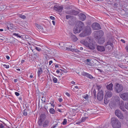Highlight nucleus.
<instances>
[{"label":"nucleus","instance_id":"47","mask_svg":"<svg viewBox=\"0 0 128 128\" xmlns=\"http://www.w3.org/2000/svg\"><path fill=\"white\" fill-rule=\"evenodd\" d=\"M58 100L60 102H61L62 101V100L61 98H60L58 99Z\"/></svg>","mask_w":128,"mask_h":128},{"label":"nucleus","instance_id":"12","mask_svg":"<svg viewBox=\"0 0 128 128\" xmlns=\"http://www.w3.org/2000/svg\"><path fill=\"white\" fill-rule=\"evenodd\" d=\"M54 9L59 12L62 11L63 9V7L62 6H60L58 5H56L54 7Z\"/></svg>","mask_w":128,"mask_h":128},{"label":"nucleus","instance_id":"51","mask_svg":"<svg viewBox=\"0 0 128 128\" xmlns=\"http://www.w3.org/2000/svg\"><path fill=\"white\" fill-rule=\"evenodd\" d=\"M6 57L8 60H9L10 59V57L8 56H6Z\"/></svg>","mask_w":128,"mask_h":128},{"label":"nucleus","instance_id":"8","mask_svg":"<svg viewBox=\"0 0 128 128\" xmlns=\"http://www.w3.org/2000/svg\"><path fill=\"white\" fill-rule=\"evenodd\" d=\"M96 38L98 39L99 38H100L102 36L104 35L103 32L101 30L97 31L96 32Z\"/></svg>","mask_w":128,"mask_h":128},{"label":"nucleus","instance_id":"25","mask_svg":"<svg viewBox=\"0 0 128 128\" xmlns=\"http://www.w3.org/2000/svg\"><path fill=\"white\" fill-rule=\"evenodd\" d=\"M90 60L89 59H87L85 61V62L88 65H90L91 64V63L90 62Z\"/></svg>","mask_w":128,"mask_h":128},{"label":"nucleus","instance_id":"33","mask_svg":"<svg viewBox=\"0 0 128 128\" xmlns=\"http://www.w3.org/2000/svg\"><path fill=\"white\" fill-rule=\"evenodd\" d=\"M67 122L66 120V119H64V120L63 122H62V124L63 125H65L66 124Z\"/></svg>","mask_w":128,"mask_h":128},{"label":"nucleus","instance_id":"31","mask_svg":"<svg viewBox=\"0 0 128 128\" xmlns=\"http://www.w3.org/2000/svg\"><path fill=\"white\" fill-rule=\"evenodd\" d=\"M88 118L87 117H83L81 119V121L82 122H84L87 118Z\"/></svg>","mask_w":128,"mask_h":128},{"label":"nucleus","instance_id":"16","mask_svg":"<svg viewBox=\"0 0 128 128\" xmlns=\"http://www.w3.org/2000/svg\"><path fill=\"white\" fill-rule=\"evenodd\" d=\"M112 96V94L110 91H108L105 95V97L106 98H110Z\"/></svg>","mask_w":128,"mask_h":128},{"label":"nucleus","instance_id":"38","mask_svg":"<svg viewBox=\"0 0 128 128\" xmlns=\"http://www.w3.org/2000/svg\"><path fill=\"white\" fill-rule=\"evenodd\" d=\"M87 77L90 79L92 78H93L91 74H88Z\"/></svg>","mask_w":128,"mask_h":128},{"label":"nucleus","instance_id":"28","mask_svg":"<svg viewBox=\"0 0 128 128\" xmlns=\"http://www.w3.org/2000/svg\"><path fill=\"white\" fill-rule=\"evenodd\" d=\"M88 74L84 72H82L81 74L82 75L87 77Z\"/></svg>","mask_w":128,"mask_h":128},{"label":"nucleus","instance_id":"50","mask_svg":"<svg viewBox=\"0 0 128 128\" xmlns=\"http://www.w3.org/2000/svg\"><path fill=\"white\" fill-rule=\"evenodd\" d=\"M50 19L52 20H54L55 19V18L54 17L52 16H50Z\"/></svg>","mask_w":128,"mask_h":128},{"label":"nucleus","instance_id":"5","mask_svg":"<svg viewBox=\"0 0 128 128\" xmlns=\"http://www.w3.org/2000/svg\"><path fill=\"white\" fill-rule=\"evenodd\" d=\"M46 118V116L44 114H41L38 121V125L41 126L42 125L43 122L44 120Z\"/></svg>","mask_w":128,"mask_h":128},{"label":"nucleus","instance_id":"62","mask_svg":"<svg viewBox=\"0 0 128 128\" xmlns=\"http://www.w3.org/2000/svg\"><path fill=\"white\" fill-rule=\"evenodd\" d=\"M55 68H57L58 67V66L57 64H56L55 65Z\"/></svg>","mask_w":128,"mask_h":128},{"label":"nucleus","instance_id":"3","mask_svg":"<svg viewBox=\"0 0 128 128\" xmlns=\"http://www.w3.org/2000/svg\"><path fill=\"white\" fill-rule=\"evenodd\" d=\"M111 124L114 128H120L121 126L120 122L115 118H112L111 119Z\"/></svg>","mask_w":128,"mask_h":128},{"label":"nucleus","instance_id":"4","mask_svg":"<svg viewBox=\"0 0 128 128\" xmlns=\"http://www.w3.org/2000/svg\"><path fill=\"white\" fill-rule=\"evenodd\" d=\"M91 32V29L89 26H87L86 30L80 34L79 36L81 37H84L90 34Z\"/></svg>","mask_w":128,"mask_h":128},{"label":"nucleus","instance_id":"60","mask_svg":"<svg viewBox=\"0 0 128 128\" xmlns=\"http://www.w3.org/2000/svg\"><path fill=\"white\" fill-rule=\"evenodd\" d=\"M25 62V60H22L21 61V64H23V63Z\"/></svg>","mask_w":128,"mask_h":128},{"label":"nucleus","instance_id":"14","mask_svg":"<svg viewBox=\"0 0 128 128\" xmlns=\"http://www.w3.org/2000/svg\"><path fill=\"white\" fill-rule=\"evenodd\" d=\"M50 121L48 120H46L43 123L41 126H42L43 128H46L49 125Z\"/></svg>","mask_w":128,"mask_h":128},{"label":"nucleus","instance_id":"24","mask_svg":"<svg viewBox=\"0 0 128 128\" xmlns=\"http://www.w3.org/2000/svg\"><path fill=\"white\" fill-rule=\"evenodd\" d=\"M50 113L52 114H54L55 113V110L53 108H51L49 110Z\"/></svg>","mask_w":128,"mask_h":128},{"label":"nucleus","instance_id":"34","mask_svg":"<svg viewBox=\"0 0 128 128\" xmlns=\"http://www.w3.org/2000/svg\"><path fill=\"white\" fill-rule=\"evenodd\" d=\"M13 35L19 38H21V36L20 35H19L18 34L14 33L13 34Z\"/></svg>","mask_w":128,"mask_h":128},{"label":"nucleus","instance_id":"22","mask_svg":"<svg viewBox=\"0 0 128 128\" xmlns=\"http://www.w3.org/2000/svg\"><path fill=\"white\" fill-rule=\"evenodd\" d=\"M124 103L122 102L120 105V108L123 111H125V110L124 107Z\"/></svg>","mask_w":128,"mask_h":128},{"label":"nucleus","instance_id":"56","mask_svg":"<svg viewBox=\"0 0 128 128\" xmlns=\"http://www.w3.org/2000/svg\"><path fill=\"white\" fill-rule=\"evenodd\" d=\"M121 41L123 43H125V41L123 39H121Z\"/></svg>","mask_w":128,"mask_h":128},{"label":"nucleus","instance_id":"7","mask_svg":"<svg viewBox=\"0 0 128 128\" xmlns=\"http://www.w3.org/2000/svg\"><path fill=\"white\" fill-rule=\"evenodd\" d=\"M99 88V91L98 93L97 98V99L99 101H101L103 99L104 94L103 91L102 90H99L100 88V86H98Z\"/></svg>","mask_w":128,"mask_h":128},{"label":"nucleus","instance_id":"53","mask_svg":"<svg viewBox=\"0 0 128 128\" xmlns=\"http://www.w3.org/2000/svg\"><path fill=\"white\" fill-rule=\"evenodd\" d=\"M4 38H3L2 36H0V39L2 40H4Z\"/></svg>","mask_w":128,"mask_h":128},{"label":"nucleus","instance_id":"57","mask_svg":"<svg viewBox=\"0 0 128 128\" xmlns=\"http://www.w3.org/2000/svg\"><path fill=\"white\" fill-rule=\"evenodd\" d=\"M71 83L72 84H75V82L74 81L71 82Z\"/></svg>","mask_w":128,"mask_h":128},{"label":"nucleus","instance_id":"30","mask_svg":"<svg viewBox=\"0 0 128 128\" xmlns=\"http://www.w3.org/2000/svg\"><path fill=\"white\" fill-rule=\"evenodd\" d=\"M53 82L54 83H56L58 81V80L56 78L54 77H53Z\"/></svg>","mask_w":128,"mask_h":128},{"label":"nucleus","instance_id":"63","mask_svg":"<svg viewBox=\"0 0 128 128\" xmlns=\"http://www.w3.org/2000/svg\"><path fill=\"white\" fill-rule=\"evenodd\" d=\"M80 49L81 50H82L83 49V48L82 47H81L80 48Z\"/></svg>","mask_w":128,"mask_h":128},{"label":"nucleus","instance_id":"45","mask_svg":"<svg viewBox=\"0 0 128 128\" xmlns=\"http://www.w3.org/2000/svg\"><path fill=\"white\" fill-rule=\"evenodd\" d=\"M54 102H50L49 104H51V105L53 107V108H54V105L53 104Z\"/></svg>","mask_w":128,"mask_h":128},{"label":"nucleus","instance_id":"52","mask_svg":"<svg viewBox=\"0 0 128 128\" xmlns=\"http://www.w3.org/2000/svg\"><path fill=\"white\" fill-rule=\"evenodd\" d=\"M52 63V60H50L49 62V65H50Z\"/></svg>","mask_w":128,"mask_h":128},{"label":"nucleus","instance_id":"42","mask_svg":"<svg viewBox=\"0 0 128 128\" xmlns=\"http://www.w3.org/2000/svg\"><path fill=\"white\" fill-rule=\"evenodd\" d=\"M71 16L70 15H66V18L67 19H68L70 18H71Z\"/></svg>","mask_w":128,"mask_h":128},{"label":"nucleus","instance_id":"27","mask_svg":"<svg viewBox=\"0 0 128 128\" xmlns=\"http://www.w3.org/2000/svg\"><path fill=\"white\" fill-rule=\"evenodd\" d=\"M109 102V100H108L105 97L104 100V103L106 104H107Z\"/></svg>","mask_w":128,"mask_h":128},{"label":"nucleus","instance_id":"35","mask_svg":"<svg viewBox=\"0 0 128 128\" xmlns=\"http://www.w3.org/2000/svg\"><path fill=\"white\" fill-rule=\"evenodd\" d=\"M35 49L36 50H37V51H41V48L39 47H37L36 46H35Z\"/></svg>","mask_w":128,"mask_h":128},{"label":"nucleus","instance_id":"48","mask_svg":"<svg viewBox=\"0 0 128 128\" xmlns=\"http://www.w3.org/2000/svg\"><path fill=\"white\" fill-rule=\"evenodd\" d=\"M0 128H4V126L2 124L0 123Z\"/></svg>","mask_w":128,"mask_h":128},{"label":"nucleus","instance_id":"58","mask_svg":"<svg viewBox=\"0 0 128 128\" xmlns=\"http://www.w3.org/2000/svg\"><path fill=\"white\" fill-rule=\"evenodd\" d=\"M14 82H17V81H18V80L17 79H14Z\"/></svg>","mask_w":128,"mask_h":128},{"label":"nucleus","instance_id":"26","mask_svg":"<svg viewBox=\"0 0 128 128\" xmlns=\"http://www.w3.org/2000/svg\"><path fill=\"white\" fill-rule=\"evenodd\" d=\"M108 45H109L112 48L113 47V44L110 41H108L107 43L106 44V46Z\"/></svg>","mask_w":128,"mask_h":128},{"label":"nucleus","instance_id":"36","mask_svg":"<svg viewBox=\"0 0 128 128\" xmlns=\"http://www.w3.org/2000/svg\"><path fill=\"white\" fill-rule=\"evenodd\" d=\"M76 88L77 89H78L79 88L78 87V86H74V88H73V90L74 92H75L76 91V90L75 89V88Z\"/></svg>","mask_w":128,"mask_h":128},{"label":"nucleus","instance_id":"9","mask_svg":"<svg viewBox=\"0 0 128 128\" xmlns=\"http://www.w3.org/2000/svg\"><path fill=\"white\" fill-rule=\"evenodd\" d=\"M115 113L117 117L121 119H123L124 118L122 114L118 110H115Z\"/></svg>","mask_w":128,"mask_h":128},{"label":"nucleus","instance_id":"37","mask_svg":"<svg viewBox=\"0 0 128 128\" xmlns=\"http://www.w3.org/2000/svg\"><path fill=\"white\" fill-rule=\"evenodd\" d=\"M83 98L86 99L87 100L88 98V96L86 94L83 96Z\"/></svg>","mask_w":128,"mask_h":128},{"label":"nucleus","instance_id":"46","mask_svg":"<svg viewBox=\"0 0 128 128\" xmlns=\"http://www.w3.org/2000/svg\"><path fill=\"white\" fill-rule=\"evenodd\" d=\"M15 95L17 96H18L20 95V94L17 92H15Z\"/></svg>","mask_w":128,"mask_h":128},{"label":"nucleus","instance_id":"29","mask_svg":"<svg viewBox=\"0 0 128 128\" xmlns=\"http://www.w3.org/2000/svg\"><path fill=\"white\" fill-rule=\"evenodd\" d=\"M22 114L24 116H26L27 115V110H23L22 112Z\"/></svg>","mask_w":128,"mask_h":128},{"label":"nucleus","instance_id":"2","mask_svg":"<svg viewBox=\"0 0 128 128\" xmlns=\"http://www.w3.org/2000/svg\"><path fill=\"white\" fill-rule=\"evenodd\" d=\"M76 26L73 29V31L75 34L79 33L82 30L84 26V24L80 21L77 22Z\"/></svg>","mask_w":128,"mask_h":128},{"label":"nucleus","instance_id":"41","mask_svg":"<svg viewBox=\"0 0 128 128\" xmlns=\"http://www.w3.org/2000/svg\"><path fill=\"white\" fill-rule=\"evenodd\" d=\"M57 126L58 124H55L51 127V128H55Z\"/></svg>","mask_w":128,"mask_h":128},{"label":"nucleus","instance_id":"15","mask_svg":"<svg viewBox=\"0 0 128 128\" xmlns=\"http://www.w3.org/2000/svg\"><path fill=\"white\" fill-rule=\"evenodd\" d=\"M97 48L98 50L100 52H104L105 50L104 47L102 46H98L97 47Z\"/></svg>","mask_w":128,"mask_h":128},{"label":"nucleus","instance_id":"10","mask_svg":"<svg viewBox=\"0 0 128 128\" xmlns=\"http://www.w3.org/2000/svg\"><path fill=\"white\" fill-rule=\"evenodd\" d=\"M120 98L124 100H128V92H125L120 94Z\"/></svg>","mask_w":128,"mask_h":128},{"label":"nucleus","instance_id":"61","mask_svg":"<svg viewBox=\"0 0 128 128\" xmlns=\"http://www.w3.org/2000/svg\"><path fill=\"white\" fill-rule=\"evenodd\" d=\"M52 24H53V25H54L55 24V23L54 21L53 20L52 21Z\"/></svg>","mask_w":128,"mask_h":128},{"label":"nucleus","instance_id":"54","mask_svg":"<svg viewBox=\"0 0 128 128\" xmlns=\"http://www.w3.org/2000/svg\"><path fill=\"white\" fill-rule=\"evenodd\" d=\"M66 94L68 96H70V94L68 92H66Z\"/></svg>","mask_w":128,"mask_h":128},{"label":"nucleus","instance_id":"43","mask_svg":"<svg viewBox=\"0 0 128 128\" xmlns=\"http://www.w3.org/2000/svg\"><path fill=\"white\" fill-rule=\"evenodd\" d=\"M74 41L75 42L76 41L78 40V38L75 36H74Z\"/></svg>","mask_w":128,"mask_h":128},{"label":"nucleus","instance_id":"32","mask_svg":"<svg viewBox=\"0 0 128 128\" xmlns=\"http://www.w3.org/2000/svg\"><path fill=\"white\" fill-rule=\"evenodd\" d=\"M19 16L20 18L23 19H25L26 18V16H25L22 14H20Z\"/></svg>","mask_w":128,"mask_h":128},{"label":"nucleus","instance_id":"17","mask_svg":"<svg viewBox=\"0 0 128 128\" xmlns=\"http://www.w3.org/2000/svg\"><path fill=\"white\" fill-rule=\"evenodd\" d=\"M98 39V42L100 44H102L105 41V39L104 38L101 37L99 38Z\"/></svg>","mask_w":128,"mask_h":128},{"label":"nucleus","instance_id":"21","mask_svg":"<svg viewBox=\"0 0 128 128\" xmlns=\"http://www.w3.org/2000/svg\"><path fill=\"white\" fill-rule=\"evenodd\" d=\"M113 84L111 83L110 84L107 85L106 86V88L108 90H112Z\"/></svg>","mask_w":128,"mask_h":128},{"label":"nucleus","instance_id":"55","mask_svg":"<svg viewBox=\"0 0 128 128\" xmlns=\"http://www.w3.org/2000/svg\"><path fill=\"white\" fill-rule=\"evenodd\" d=\"M57 110L59 112H62V111L61 110H60L59 109H58Z\"/></svg>","mask_w":128,"mask_h":128},{"label":"nucleus","instance_id":"11","mask_svg":"<svg viewBox=\"0 0 128 128\" xmlns=\"http://www.w3.org/2000/svg\"><path fill=\"white\" fill-rule=\"evenodd\" d=\"M92 26L94 30H97L100 29V26L98 23H94L92 24Z\"/></svg>","mask_w":128,"mask_h":128},{"label":"nucleus","instance_id":"1","mask_svg":"<svg viewBox=\"0 0 128 128\" xmlns=\"http://www.w3.org/2000/svg\"><path fill=\"white\" fill-rule=\"evenodd\" d=\"M92 40L89 38H87L85 40H82L80 41L81 43L84 44L86 47L89 48L94 50L95 48L94 45L91 43Z\"/></svg>","mask_w":128,"mask_h":128},{"label":"nucleus","instance_id":"18","mask_svg":"<svg viewBox=\"0 0 128 128\" xmlns=\"http://www.w3.org/2000/svg\"><path fill=\"white\" fill-rule=\"evenodd\" d=\"M72 46H71L70 47L69 46V48H66V50H70L72 51H74L76 52H79V50H78L75 49H74L73 48H71Z\"/></svg>","mask_w":128,"mask_h":128},{"label":"nucleus","instance_id":"40","mask_svg":"<svg viewBox=\"0 0 128 128\" xmlns=\"http://www.w3.org/2000/svg\"><path fill=\"white\" fill-rule=\"evenodd\" d=\"M60 70L62 72L65 73H66L68 72L66 70H64L62 69H60Z\"/></svg>","mask_w":128,"mask_h":128},{"label":"nucleus","instance_id":"19","mask_svg":"<svg viewBox=\"0 0 128 128\" xmlns=\"http://www.w3.org/2000/svg\"><path fill=\"white\" fill-rule=\"evenodd\" d=\"M80 19L82 20H84L86 18V17L85 15L83 14H80L79 15Z\"/></svg>","mask_w":128,"mask_h":128},{"label":"nucleus","instance_id":"44","mask_svg":"<svg viewBox=\"0 0 128 128\" xmlns=\"http://www.w3.org/2000/svg\"><path fill=\"white\" fill-rule=\"evenodd\" d=\"M4 66V67L5 68H8L9 67V66L8 65H7L5 64H4L3 65Z\"/></svg>","mask_w":128,"mask_h":128},{"label":"nucleus","instance_id":"13","mask_svg":"<svg viewBox=\"0 0 128 128\" xmlns=\"http://www.w3.org/2000/svg\"><path fill=\"white\" fill-rule=\"evenodd\" d=\"M13 28V25L12 24H8L7 26L5 28V30L6 31L10 29L12 30Z\"/></svg>","mask_w":128,"mask_h":128},{"label":"nucleus","instance_id":"20","mask_svg":"<svg viewBox=\"0 0 128 128\" xmlns=\"http://www.w3.org/2000/svg\"><path fill=\"white\" fill-rule=\"evenodd\" d=\"M42 68H40L38 69L37 74L38 77H40V75L42 74Z\"/></svg>","mask_w":128,"mask_h":128},{"label":"nucleus","instance_id":"49","mask_svg":"<svg viewBox=\"0 0 128 128\" xmlns=\"http://www.w3.org/2000/svg\"><path fill=\"white\" fill-rule=\"evenodd\" d=\"M125 49L126 50V51L128 52V44L126 47Z\"/></svg>","mask_w":128,"mask_h":128},{"label":"nucleus","instance_id":"39","mask_svg":"<svg viewBox=\"0 0 128 128\" xmlns=\"http://www.w3.org/2000/svg\"><path fill=\"white\" fill-rule=\"evenodd\" d=\"M124 106L128 110V103H126L125 104Z\"/></svg>","mask_w":128,"mask_h":128},{"label":"nucleus","instance_id":"23","mask_svg":"<svg viewBox=\"0 0 128 128\" xmlns=\"http://www.w3.org/2000/svg\"><path fill=\"white\" fill-rule=\"evenodd\" d=\"M35 25L36 26L38 29H41V30H42L43 29V27L42 26L36 23H35Z\"/></svg>","mask_w":128,"mask_h":128},{"label":"nucleus","instance_id":"6","mask_svg":"<svg viewBox=\"0 0 128 128\" xmlns=\"http://www.w3.org/2000/svg\"><path fill=\"white\" fill-rule=\"evenodd\" d=\"M115 84L114 88L115 91L118 93L121 92L123 89L122 85L118 83H116Z\"/></svg>","mask_w":128,"mask_h":128},{"label":"nucleus","instance_id":"64","mask_svg":"<svg viewBox=\"0 0 128 128\" xmlns=\"http://www.w3.org/2000/svg\"><path fill=\"white\" fill-rule=\"evenodd\" d=\"M33 77V75H32V74H31L30 76V77L31 78H32Z\"/></svg>","mask_w":128,"mask_h":128},{"label":"nucleus","instance_id":"59","mask_svg":"<svg viewBox=\"0 0 128 128\" xmlns=\"http://www.w3.org/2000/svg\"><path fill=\"white\" fill-rule=\"evenodd\" d=\"M60 72V70H57L56 71V72L58 74Z\"/></svg>","mask_w":128,"mask_h":128}]
</instances>
